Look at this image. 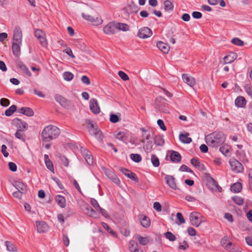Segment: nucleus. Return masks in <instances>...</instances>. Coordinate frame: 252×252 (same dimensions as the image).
<instances>
[{
	"instance_id": "c756f323",
	"label": "nucleus",
	"mask_w": 252,
	"mask_h": 252,
	"mask_svg": "<svg viewBox=\"0 0 252 252\" xmlns=\"http://www.w3.org/2000/svg\"><path fill=\"white\" fill-rule=\"evenodd\" d=\"M235 104L237 107H243L246 104V100L244 97L239 96L236 98Z\"/></svg>"
},
{
	"instance_id": "864d4df0",
	"label": "nucleus",
	"mask_w": 252,
	"mask_h": 252,
	"mask_svg": "<svg viewBox=\"0 0 252 252\" xmlns=\"http://www.w3.org/2000/svg\"><path fill=\"white\" fill-rule=\"evenodd\" d=\"M153 148V144L152 141H148L144 147V149L147 152H150Z\"/></svg>"
},
{
	"instance_id": "1a4fd4ad",
	"label": "nucleus",
	"mask_w": 252,
	"mask_h": 252,
	"mask_svg": "<svg viewBox=\"0 0 252 252\" xmlns=\"http://www.w3.org/2000/svg\"><path fill=\"white\" fill-rule=\"evenodd\" d=\"M103 32L106 34H113L117 32L116 23L109 22L106 25L103 29Z\"/></svg>"
},
{
	"instance_id": "4c0bfd02",
	"label": "nucleus",
	"mask_w": 252,
	"mask_h": 252,
	"mask_svg": "<svg viewBox=\"0 0 252 252\" xmlns=\"http://www.w3.org/2000/svg\"><path fill=\"white\" fill-rule=\"evenodd\" d=\"M19 68L23 71V72L25 73L27 76H31V73L28 68V67L23 63H20L18 65Z\"/></svg>"
},
{
	"instance_id": "39448f33",
	"label": "nucleus",
	"mask_w": 252,
	"mask_h": 252,
	"mask_svg": "<svg viewBox=\"0 0 252 252\" xmlns=\"http://www.w3.org/2000/svg\"><path fill=\"white\" fill-rule=\"evenodd\" d=\"M82 16L85 20L91 22L94 26H97L101 25L103 23L102 19L98 17H94L85 13H82Z\"/></svg>"
},
{
	"instance_id": "c9c22d12",
	"label": "nucleus",
	"mask_w": 252,
	"mask_h": 252,
	"mask_svg": "<svg viewBox=\"0 0 252 252\" xmlns=\"http://www.w3.org/2000/svg\"><path fill=\"white\" fill-rule=\"evenodd\" d=\"M16 106L13 105L5 110L4 114L6 116H10L16 111Z\"/></svg>"
},
{
	"instance_id": "0eeeda50",
	"label": "nucleus",
	"mask_w": 252,
	"mask_h": 252,
	"mask_svg": "<svg viewBox=\"0 0 252 252\" xmlns=\"http://www.w3.org/2000/svg\"><path fill=\"white\" fill-rule=\"evenodd\" d=\"M34 35L39 40L41 45L43 47H46L48 45L45 33L41 30L36 29L34 31Z\"/></svg>"
},
{
	"instance_id": "9b49d317",
	"label": "nucleus",
	"mask_w": 252,
	"mask_h": 252,
	"mask_svg": "<svg viewBox=\"0 0 252 252\" xmlns=\"http://www.w3.org/2000/svg\"><path fill=\"white\" fill-rule=\"evenodd\" d=\"M104 172L106 176L113 182L117 185H119L120 184L121 181L120 179L111 170L109 169H105Z\"/></svg>"
},
{
	"instance_id": "8fccbe9b",
	"label": "nucleus",
	"mask_w": 252,
	"mask_h": 252,
	"mask_svg": "<svg viewBox=\"0 0 252 252\" xmlns=\"http://www.w3.org/2000/svg\"><path fill=\"white\" fill-rule=\"evenodd\" d=\"M151 161L153 165L155 167H158L159 165V161L157 156L153 155L151 157Z\"/></svg>"
},
{
	"instance_id": "c03bdc74",
	"label": "nucleus",
	"mask_w": 252,
	"mask_h": 252,
	"mask_svg": "<svg viewBox=\"0 0 252 252\" xmlns=\"http://www.w3.org/2000/svg\"><path fill=\"white\" fill-rule=\"evenodd\" d=\"M154 143L157 146H162L164 143V141L161 137L156 136L154 138Z\"/></svg>"
},
{
	"instance_id": "4468645a",
	"label": "nucleus",
	"mask_w": 252,
	"mask_h": 252,
	"mask_svg": "<svg viewBox=\"0 0 252 252\" xmlns=\"http://www.w3.org/2000/svg\"><path fill=\"white\" fill-rule=\"evenodd\" d=\"M89 104L90 109L94 114H97L99 113L100 109L96 99L94 98L91 99Z\"/></svg>"
},
{
	"instance_id": "5701e85b",
	"label": "nucleus",
	"mask_w": 252,
	"mask_h": 252,
	"mask_svg": "<svg viewBox=\"0 0 252 252\" xmlns=\"http://www.w3.org/2000/svg\"><path fill=\"white\" fill-rule=\"evenodd\" d=\"M55 99L58 103H59L62 106L65 107L68 105L67 100L60 94H56L55 95Z\"/></svg>"
},
{
	"instance_id": "7ed1b4c3",
	"label": "nucleus",
	"mask_w": 252,
	"mask_h": 252,
	"mask_svg": "<svg viewBox=\"0 0 252 252\" xmlns=\"http://www.w3.org/2000/svg\"><path fill=\"white\" fill-rule=\"evenodd\" d=\"M86 123L88 125V129L90 134L94 136L98 141H101L103 139V135L100 129L96 127L94 124L89 120H87Z\"/></svg>"
},
{
	"instance_id": "f03ea898",
	"label": "nucleus",
	"mask_w": 252,
	"mask_h": 252,
	"mask_svg": "<svg viewBox=\"0 0 252 252\" xmlns=\"http://www.w3.org/2000/svg\"><path fill=\"white\" fill-rule=\"evenodd\" d=\"M206 143L209 146L217 147L221 145L225 140V135L220 132H214L205 137Z\"/></svg>"
},
{
	"instance_id": "5fc2aeb1",
	"label": "nucleus",
	"mask_w": 252,
	"mask_h": 252,
	"mask_svg": "<svg viewBox=\"0 0 252 252\" xmlns=\"http://www.w3.org/2000/svg\"><path fill=\"white\" fill-rule=\"evenodd\" d=\"M165 237L170 241H174L176 240V236L170 232H167L165 234Z\"/></svg>"
},
{
	"instance_id": "3c124183",
	"label": "nucleus",
	"mask_w": 252,
	"mask_h": 252,
	"mask_svg": "<svg viewBox=\"0 0 252 252\" xmlns=\"http://www.w3.org/2000/svg\"><path fill=\"white\" fill-rule=\"evenodd\" d=\"M62 163L65 167H67L69 165L68 159L64 156L61 155L59 157Z\"/></svg>"
},
{
	"instance_id": "f3484780",
	"label": "nucleus",
	"mask_w": 252,
	"mask_h": 252,
	"mask_svg": "<svg viewBox=\"0 0 252 252\" xmlns=\"http://www.w3.org/2000/svg\"><path fill=\"white\" fill-rule=\"evenodd\" d=\"M82 152L83 154L86 161L89 165H92L94 162L93 158L91 155L90 152L88 151L87 149H84L82 150Z\"/></svg>"
},
{
	"instance_id": "b1692460",
	"label": "nucleus",
	"mask_w": 252,
	"mask_h": 252,
	"mask_svg": "<svg viewBox=\"0 0 252 252\" xmlns=\"http://www.w3.org/2000/svg\"><path fill=\"white\" fill-rule=\"evenodd\" d=\"M237 55L235 53H231L227 56H226L223 58L224 63L225 64L230 63H232L236 58Z\"/></svg>"
},
{
	"instance_id": "aec40b11",
	"label": "nucleus",
	"mask_w": 252,
	"mask_h": 252,
	"mask_svg": "<svg viewBox=\"0 0 252 252\" xmlns=\"http://www.w3.org/2000/svg\"><path fill=\"white\" fill-rule=\"evenodd\" d=\"M22 43H19L16 41H13L12 46V50L13 54L15 56H18L20 54V46Z\"/></svg>"
},
{
	"instance_id": "c85d7f7f",
	"label": "nucleus",
	"mask_w": 252,
	"mask_h": 252,
	"mask_svg": "<svg viewBox=\"0 0 252 252\" xmlns=\"http://www.w3.org/2000/svg\"><path fill=\"white\" fill-rule=\"evenodd\" d=\"M55 200L57 204L62 208L65 207L66 205V201L65 198L60 195H57L55 197Z\"/></svg>"
},
{
	"instance_id": "2eb2a0df",
	"label": "nucleus",
	"mask_w": 252,
	"mask_h": 252,
	"mask_svg": "<svg viewBox=\"0 0 252 252\" xmlns=\"http://www.w3.org/2000/svg\"><path fill=\"white\" fill-rule=\"evenodd\" d=\"M13 41H16L19 43H22V32L21 28L19 27H16L13 31Z\"/></svg>"
},
{
	"instance_id": "f257e3e1",
	"label": "nucleus",
	"mask_w": 252,
	"mask_h": 252,
	"mask_svg": "<svg viewBox=\"0 0 252 252\" xmlns=\"http://www.w3.org/2000/svg\"><path fill=\"white\" fill-rule=\"evenodd\" d=\"M60 133V129L55 126L49 125L46 126L41 134L43 141L50 142L56 138Z\"/></svg>"
},
{
	"instance_id": "a878e982",
	"label": "nucleus",
	"mask_w": 252,
	"mask_h": 252,
	"mask_svg": "<svg viewBox=\"0 0 252 252\" xmlns=\"http://www.w3.org/2000/svg\"><path fill=\"white\" fill-rule=\"evenodd\" d=\"M139 220L141 225L145 228L148 227L150 225V220L146 216L141 215L139 216Z\"/></svg>"
},
{
	"instance_id": "79ce46f5",
	"label": "nucleus",
	"mask_w": 252,
	"mask_h": 252,
	"mask_svg": "<svg viewBox=\"0 0 252 252\" xmlns=\"http://www.w3.org/2000/svg\"><path fill=\"white\" fill-rule=\"evenodd\" d=\"M164 9L166 11L172 10L173 9V4L168 0H165L164 2Z\"/></svg>"
},
{
	"instance_id": "603ef678",
	"label": "nucleus",
	"mask_w": 252,
	"mask_h": 252,
	"mask_svg": "<svg viewBox=\"0 0 252 252\" xmlns=\"http://www.w3.org/2000/svg\"><path fill=\"white\" fill-rule=\"evenodd\" d=\"M231 42L233 44L242 46L244 45V42L238 38H234L232 39Z\"/></svg>"
},
{
	"instance_id": "473e14b6",
	"label": "nucleus",
	"mask_w": 252,
	"mask_h": 252,
	"mask_svg": "<svg viewBox=\"0 0 252 252\" xmlns=\"http://www.w3.org/2000/svg\"><path fill=\"white\" fill-rule=\"evenodd\" d=\"M116 26L117 27V32L118 30H122L123 31H127L129 30L128 26L126 24L116 23Z\"/></svg>"
},
{
	"instance_id": "bf43d9fd",
	"label": "nucleus",
	"mask_w": 252,
	"mask_h": 252,
	"mask_svg": "<svg viewBox=\"0 0 252 252\" xmlns=\"http://www.w3.org/2000/svg\"><path fill=\"white\" fill-rule=\"evenodd\" d=\"M118 74L120 78L124 81H127L129 80L128 75L122 71H119Z\"/></svg>"
},
{
	"instance_id": "f704fd0d",
	"label": "nucleus",
	"mask_w": 252,
	"mask_h": 252,
	"mask_svg": "<svg viewBox=\"0 0 252 252\" xmlns=\"http://www.w3.org/2000/svg\"><path fill=\"white\" fill-rule=\"evenodd\" d=\"M15 187L17 189L18 191H22L24 192L26 189V186L21 182L18 181L15 183Z\"/></svg>"
},
{
	"instance_id": "6ab92c4d",
	"label": "nucleus",
	"mask_w": 252,
	"mask_h": 252,
	"mask_svg": "<svg viewBox=\"0 0 252 252\" xmlns=\"http://www.w3.org/2000/svg\"><path fill=\"white\" fill-rule=\"evenodd\" d=\"M18 112L28 117H32L34 115L33 110L29 107H22L18 110Z\"/></svg>"
},
{
	"instance_id": "37998d69",
	"label": "nucleus",
	"mask_w": 252,
	"mask_h": 252,
	"mask_svg": "<svg viewBox=\"0 0 252 252\" xmlns=\"http://www.w3.org/2000/svg\"><path fill=\"white\" fill-rule=\"evenodd\" d=\"M115 137L123 142H124L126 140V134L124 132H119L118 133L115 134Z\"/></svg>"
},
{
	"instance_id": "de8ad7c7",
	"label": "nucleus",
	"mask_w": 252,
	"mask_h": 252,
	"mask_svg": "<svg viewBox=\"0 0 252 252\" xmlns=\"http://www.w3.org/2000/svg\"><path fill=\"white\" fill-rule=\"evenodd\" d=\"M232 200L238 205H241L244 203V199L242 197L238 196L233 197Z\"/></svg>"
},
{
	"instance_id": "338daca9",
	"label": "nucleus",
	"mask_w": 252,
	"mask_h": 252,
	"mask_svg": "<svg viewBox=\"0 0 252 252\" xmlns=\"http://www.w3.org/2000/svg\"><path fill=\"white\" fill-rule=\"evenodd\" d=\"M245 90L247 94L252 97V87L249 85H246L245 87Z\"/></svg>"
},
{
	"instance_id": "ddd939ff",
	"label": "nucleus",
	"mask_w": 252,
	"mask_h": 252,
	"mask_svg": "<svg viewBox=\"0 0 252 252\" xmlns=\"http://www.w3.org/2000/svg\"><path fill=\"white\" fill-rule=\"evenodd\" d=\"M13 124L17 128V130L26 131L28 128L27 123L18 118L14 119L13 121Z\"/></svg>"
},
{
	"instance_id": "2f4dec72",
	"label": "nucleus",
	"mask_w": 252,
	"mask_h": 252,
	"mask_svg": "<svg viewBox=\"0 0 252 252\" xmlns=\"http://www.w3.org/2000/svg\"><path fill=\"white\" fill-rule=\"evenodd\" d=\"M242 185L239 182L233 184L230 188L231 190L235 193L239 192L242 189Z\"/></svg>"
},
{
	"instance_id": "49530a36",
	"label": "nucleus",
	"mask_w": 252,
	"mask_h": 252,
	"mask_svg": "<svg viewBox=\"0 0 252 252\" xmlns=\"http://www.w3.org/2000/svg\"><path fill=\"white\" fill-rule=\"evenodd\" d=\"M73 74L70 72H65L63 74V79L67 81H70L73 79Z\"/></svg>"
},
{
	"instance_id": "9d476101",
	"label": "nucleus",
	"mask_w": 252,
	"mask_h": 252,
	"mask_svg": "<svg viewBox=\"0 0 252 252\" xmlns=\"http://www.w3.org/2000/svg\"><path fill=\"white\" fill-rule=\"evenodd\" d=\"M229 163L232 170L236 173L242 172L243 171L242 164L237 160L233 159L230 160Z\"/></svg>"
},
{
	"instance_id": "4d7b16f0",
	"label": "nucleus",
	"mask_w": 252,
	"mask_h": 252,
	"mask_svg": "<svg viewBox=\"0 0 252 252\" xmlns=\"http://www.w3.org/2000/svg\"><path fill=\"white\" fill-rule=\"evenodd\" d=\"M177 219L179 221V224H183L185 222V220L184 219L182 214L178 212L176 215Z\"/></svg>"
},
{
	"instance_id": "6e6d98bb",
	"label": "nucleus",
	"mask_w": 252,
	"mask_h": 252,
	"mask_svg": "<svg viewBox=\"0 0 252 252\" xmlns=\"http://www.w3.org/2000/svg\"><path fill=\"white\" fill-rule=\"evenodd\" d=\"M47 168L52 172L54 173V168L52 162L51 160H48L45 162Z\"/></svg>"
},
{
	"instance_id": "58836bf2",
	"label": "nucleus",
	"mask_w": 252,
	"mask_h": 252,
	"mask_svg": "<svg viewBox=\"0 0 252 252\" xmlns=\"http://www.w3.org/2000/svg\"><path fill=\"white\" fill-rule=\"evenodd\" d=\"M130 158L135 162H139L142 160L141 156L137 154H131L130 155Z\"/></svg>"
},
{
	"instance_id": "72a5a7b5",
	"label": "nucleus",
	"mask_w": 252,
	"mask_h": 252,
	"mask_svg": "<svg viewBox=\"0 0 252 252\" xmlns=\"http://www.w3.org/2000/svg\"><path fill=\"white\" fill-rule=\"evenodd\" d=\"M136 239L139 241V243L143 246L146 245L149 243V239L147 237H142L139 235L136 236Z\"/></svg>"
},
{
	"instance_id": "dca6fc26",
	"label": "nucleus",
	"mask_w": 252,
	"mask_h": 252,
	"mask_svg": "<svg viewBox=\"0 0 252 252\" xmlns=\"http://www.w3.org/2000/svg\"><path fill=\"white\" fill-rule=\"evenodd\" d=\"M182 79L185 83L191 87H193L195 84V79L187 74H183Z\"/></svg>"
},
{
	"instance_id": "a19ab883",
	"label": "nucleus",
	"mask_w": 252,
	"mask_h": 252,
	"mask_svg": "<svg viewBox=\"0 0 252 252\" xmlns=\"http://www.w3.org/2000/svg\"><path fill=\"white\" fill-rule=\"evenodd\" d=\"M129 249L131 252H133L135 250H136L138 248V246L137 243L133 241H130L129 243Z\"/></svg>"
},
{
	"instance_id": "cd10ccee",
	"label": "nucleus",
	"mask_w": 252,
	"mask_h": 252,
	"mask_svg": "<svg viewBox=\"0 0 252 252\" xmlns=\"http://www.w3.org/2000/svg\"><path fill=\"white\" fill-rule=\"evenodd\" d=\"M189 134L186 133L185 134H180L179 135L180 140L183 143L189 144L192 141L190 137H189Z\"/></svg>"
},
{
	"instance_id": "20e7f679",
	"label": "nucleus",
	"mask_w": 252,
	"mask_h": 252,
	"mask_svg": "<svg viewBox=\"0 0 252 252\" xmlns=\"http://www.w3.org/2000/svg\"><path fill=\"white\" fill-rule=\"evenodd\" d=\"M165 101V99L163 97H159L157 98L155 100V107L160 112L167 113H169V111Z\"/></svg>"
},
{
	"instance_id": "e2e57ef3",
	"label": "nucleus",
	"mask_w": 252,
	"mask_h": 252,
	"mask_svg": "<svg viewBox=\"0 0 252 252\" xmlns=\"http://www.w3.org/2000/svg\"><path fill=\"white\" fill-rule=\"evenodd\" d=\"M81 81L85 84L89 85L90 84V79L86 75H83L81 77Z\"/></svg>"
},
{
	"instance_id": "13d9d810",
	"label": "nucleus",
	"mask_w": 252,
	"mask_h": 252,
	"mask_svg": "<svg viewBox=\"0 0 252 252\" xmlns=\"http://www.w3.org/2000/svg\"><path fill=\"white\" fill-rule=\"evenodd\" d=\"M189 248V245L186 241H184L183 242L180 243L179 246V249L186 250Z\"/></svg>"
},
{
	"instance_id": "a18cd8bd",
	"label": "nucleus",
	"mask_w": 252,
	"mask_h": 252,
	"mask_svg": "<svg viewBox=\"0 0 252 252\" xmlns=\"http://www.w3.org/2000/svg\"><path fill=\"white\" fill-rule=\"evenodd\" d=\"M220 152L225 156L228 155V154L230 153L229 148L227 145H224L222 147H220Z\"/></svg>"
},
{
	"instance_id": "423d86ee",
	"label": "nucleus",
	"mask_w": 252,
	"mask_h": 252,
	"mask_svg": "<svg viewBox=\"0 0 252 252\" xmlns=\"http://www.w3.org/2000/svg\"><path fill=\"white\" fill-rule=\"evenodd\" d=\"M201 218V215L197 212H192L189 216L191 224L195 227L199 226L203 221Z\"/></svg>"
},
{
	"instance_id": "e433bc0d",
	"label": "nucleus",
	"mask_w": 252,
	"mask_h": 252,
	"mask_svg": "<svg viewBox=\"0 0 252 252\" xmlns=\"http://www.w3.org/2000/svg\"><path fill=\"white\" fill-rule=\"evenodd\" d=\"M24 131L22 130H17L16 133H15V136L24 142L25 141V135L24 133Z\"/></svg>"
},
{
	"instance_id": "7c9ffc66",
	"label": "nucleus",
	"mask_w": 252,
	"mask_h": 252,
	"mask_svg": "<svg viewBox=\"0 0 252 252\" xmlns=\"http://www.w3.org/2000/svg\"><path fill=\"white\" fill-rule=\"evenodd\" d=\"M170 158L174 162H179L181 161V157L178 152L172 151L170 155Z\"/></svg>"
},
{
	"instance_id": "680f3d73",
	"label": "nucleus",
	"mask_w": 252,
	"mask_h": 252,
	"mask_svg": "<svg viewBox=\"0 0 252 252\" xmlns=\"http://www.w3.org/2000/svg\"><path fill=\"white\" fill-rule=\"evenodd\" d=\"M157 124L162 130L164 131L166 130V127L164 124L163 121L162 120H158L157 121Z\"/></svg>"
},
{
	"instance_id": "052dcab7",
	"label": "nucleus",
	"mask_w": 252,
	"mask_h": 252,
	"mask_svg": "<svg viewBox=\"0 0 252 252\" xmlns=\"http://www.w3.org/2000/svg\"><path fill=\"white\" fill-rule=\"evenodd\" d=\"M0 104L2 106H7L10 104V101L5 98H2L0 100Z\"/></svg>"
},
{
	"instance_id": "4be33fe9",
	"label": "nucleus",
	"mask_w": 252,
	"mask_h": 252,
	"mask_svg": "<svg viewBox=\"0 0 252 252\" xmlns=\"http://www.w3.org/2000/svg\"><path fill=\"white\" fill-rule=\"evenodd\" d=\"M120 170L124 175H125L129 179L134 181H137L138 179L135 173L131 172L130 171L126 168H121Z\"/></svg>"
},
{
	"instance_id": "a211bd4d",
	"label": "nucleus",
	"mask_w": 252,
	"mask_h": 252,
	"mask_svg": "<svg viewBox=\"0 0 252 252\" xmlns=\"http://www.w3.org/2000/svg\"><path fill=\"white\" fill-rule=\"evenodd\" d=\"M166 183L173 189L176 190L177 189L176 184L175 183V179L170 175H167L165 177Z\"/></svg>"
},
{
	"instance_id": "774afa93",
	"label": "nucleus",
	"mask_w": 252,
	"mask_h": 252,
	"mask_svg": "<svg viewBox=\"0 0 252 252\" xmlns=\"http://www.w3.org/2000/svg\"><path fill=\"white\" fill-rule=\"evenodd\" d=\"M153 208L158 212H160L162 210L161 206L158 202H156L154 203Z\"/></svg>"
},
{
	"instance_id": "09e8293b",
	"label": "nucleus",
	"mask_w": 252,
	"mask_h": 252,
	"mask_svg": "<svg viewBox=\"0 0 252 252\" xmlns=\"http://www.w3.org/2000/svg\"><path fill=\"white\" fill-rule=\"evenodd\" d=\"M109 120L112 123H117L120 121V119L118 115L112 114L110 115Z\"/></svg>"
},
{
	"instance_id": "0e129e2a",
	"label": "nucleus",
	"mask_w": 252,
	"mask_h": 252,
	"mask_svg": "<svg viewBox=\"0 0 252 252\" xmlns=\"http://www.w3.org/2000/svg\"><path fill=\"white\" fill-rule=\"evenodd\" d=\"M8 166L10 170L13 172H15L17 170V165L13 162H9L8 163Z\"/></svg>"
},
{
	"instance_id": "ea45409f",
	"label": "nucleus",
	"mask_w": 252,
	"mask_h": 252,
	"mask_svg": "<svg viewBox=\"0 0 252 252\" xmlns=\"http://www.w3.org/2000/svg\"><path fill=\"white\" fill-rule=\"evenodd\" d=\"M7 250L10 252H15L16 250L15 246L11 242L6 241L5 242Z\"/></svg>"
},
{
	"instance_id": "bb28decb",
	"label": "nucleus",
	"mask_w": 252,
	"mask_h": 252,
	"mask_svg": "<svg viewBox=\"0 0 252 252\" xmlns=\"http://www.w3.org/2000/svg\"><path fill=\"white\" fill-rule=\"evenodd\" d=\"M228 237L227 236L224 237L221 239L220 243L223 248L227 250L231 249L232 243L230 242H228Z\"/></svg>"
},
{
	"instance_id": "412c9836",
	"label": "nucleus",
	"mask_w": 252,
	"mask_h": 252,
	"mask_svg": "<svg viewBox=\"0 0 252 252\" xmlns=\"http://www.w3.org/2000/svg\"><path fill=\"white\" fill-rule=\"evenodd\" d=\"M37 230L38 232L42 233L46 231L48 229V225L44 221L36 222Z\"/></svg>"
},
{
	"instance_id": "393cba45",
	"label": "nucleus",
	"mask_w": 252,
	"mask_h": 252,
	"mask_svg": "<svg viewBox=\"0 0 252 252\" xmlns=\"http://www.w3.org/2000/svg\"><path fill=\"white\" fill-rule=\"evenodd\" d=\"M157 46L158 48L164 53L167 54L169 51V46L163 42H158L157 44Z\"/></svg>"
},
{
	"instance_id": "69168bd1",
	"label": "nucleus",
	"mask_w": 252,
	"mask_h": 252,
	"mask_svg": "<svg viewBox=\"0 0 252 252\" xmlns=\"http://www.w3.org/2000/svg\"><path fill=\"white\" fill-rule=\"evenodd\" d=\"M91 204L93 206L94 208L97 211V210L100 207L97 201L95 199H92L91 200Z\"/></svg>"
},
{
	"instance_id": "6e6552de",
	"label": "nucleus",
	"mask_w": 252,
	"mask_h": 252,
	"mask_svg": "<svg viewBox=\"0 0 252 252\" xmlns=\"http://www.w3.org/2000/svg\"><path fill=\"white\" fill-rule=\"evenodd\" d=\"M152 31L148 27H144L139 30L137 36L140 38H147L152 36Z\"/></svg>"
},
{
	"instance_id": "f8f14e48",
	"label": "nucleus",
	"mask_w": 252,
	"mask_h": 252,
	"mask_svg": "<svg viewBox=\"0 0 252 252\" xmlns=\"http://www.w3.org/2000/svg\"><path fill=\"white\" fill-rule=\"evenodd\" d=\"M207 186L213 191H219L220 192L222 190L221 188L219 186L217 182L213 178H209L207 180Z\"/></svg>"
}]
</instances>
